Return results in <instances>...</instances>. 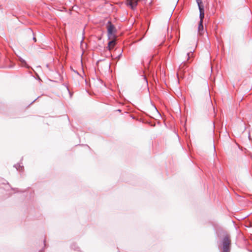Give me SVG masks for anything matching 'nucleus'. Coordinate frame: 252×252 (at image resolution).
<instances>
[{"label": "nucleus", "instance_id": "f257e3e1", "mask_svg": "<svg viewBox=\"0 0 252 252\" xmlns=\"http://www.w3.org/2000/svg\"><path fill=\"white\" fill-rule=\"evenodd\" d=\"M231 240L230 235L226 231H221V252H230Z\"/></svg>", "mask_w": 252, "mask_h": 252}, {"label": "nucleus", "instance_id": "f03ea898", "mask_svg": "<svg viewBox=\"0 0 252 252\" xmlns=\"http://www.w3.org/2000/svg\"><path fill=\"white\" fill-rule=\"evenodd\" d=\"M205 91L206 94V109L210 114H213L215 115V108L213 106L211 96L210 94V90L208 84H206L204 86Z\"/></svg>", "mask_w": 252, "mask_h": 252}, {"label": "nucleus", "instance_id": "7ed1b4c3", "mask_svg": "<svg viewBox=\"0 0 252 252\" xmlns=\"http://www.w3.org/2000/svg\"><path fill=\"white\" fill-rule=\"evenodd\" d=\"M107 27L108 39L116 38L115 32L116 30L114 25H113L110 21H108Z\"/></svg>", "mask_w": 252, "mask_h": 252}, {"label": "nucleus", "instance_id": "20e7f679", "mask_svg": "<svg viewBox=\"0 0 252 252\" xmlns=\"http://www.w3.org/2000/svg\"><path fill=\"white\" fill-rule=\"evenodd\" d=\"M112 39L108 43V46L107 47V49L108 50V53L107 54V57H109L112 56V55L110 53V51L112 49V48L116 45V40L115 38H112Z\"/></svg>", "mask_w": 252, "mask_h": 252}, {"label": "nucleus", "instance_id": "39448f33", "mask_svg": "<svg viewBox=\"0 0 252 252\" xmlns=\"http://www.w3.org/2000/svg\"><path fill=\"white\" fill-rule=\"evenodd\" d=\"M127 4L131 7L132 9H134L137 4L139 0H126Z\"/></svg>", "mask_w": 252, "mask_h": 252}, {"label": "nucleus", "instance_id": "423d86ee", "mask_svg": "<svg viewBox=\"0 0 252 252\" xmlns=\"http://www.w3.org/2000/svg\"><path fill=\"white\" fill-rule=\"evenodd\" d=\"M199 10V18L200 21L203 22V19L204 17V8L203 7L198 8Z\"/></svg>", "mask_w": 252, "mask_h": 252}, {"label": "nucleus", "instance_id": "0eeeda50", "mask_svg": "<svg viewBox=\"0 0 252 252\" xmlns=\"http://www.w3.org/2000/svg\"><path fill=\"white\" fill-rule=\"evenodd\" d=\"M19 61L21 62V65L22 66H24V67H25L27 68L30 67V66L27 63L26 61L25 60H24L23 59H22L21 57L19 58Z\"/></svg>", "mask_w": 252, "mask_h": 252}, {"label": "nucleus", "instance_id": "6e6552de", "mask_svg": "<svg viewBox=\"0 0 252 252\" xmlns=\"http://www.w3.org/2000/svg\"><path fill=\"white\" fill-rule=\"evenodd\" d=\"M203 31V22L200 21L198 27V31L200 34H202V32Z\"/></svg>", "mask_w": 252, "mask_h": 252}, {"label": "nucleus", "instance_id": "1a4fd4ad", "mask_svg": "<svg viewBox=\"0 0 252 252\" xmlns=\"http://www.w3.org/2000/svg\"><path fill=\"white\" fill-rule=\"evenodd\" d=\"M27 34H28L29 35L32 34L33 35V38H32L33 40L35 42H36V39L34 36V32L31 29H29L27 30Z\"/></svg>", "mask_w": 252, "mask_h": 252}, {"label": "nucleus", "instance_id": "9d476101", "mask_svg": "<svg viewBox=\"0 0 252 252\" xmlns=\"http://www.w3.org/2000/svg\"><path fill=\"white\" fill-rule=\"evenodd\" d=\"M198 8L203 7L204 5L201 0H196Z\"/></svg>", "mask_w": 252, "mask_h": 252}, {"label": "nucleus", "instance_id": "9b49d317", "mask_svg": "<svg viewBox=\"0 0 252 252\" xmlns=\"http://www.w3.org/2000/svg\"><path fill=\"white\" fill-rule=\"evenodd\" d=\"M14 167L16 168V169L17 170H20L19 169L20 168H21L22 169L23 168V166H21L20 164H17L16 165H15Z\"/></svg>", "mask_w": 252, "mask_h": 252}, {"label": "nucleus", "instance_id": "f8f14e48", "mask_svg": "<svg viewBox=\"0 0 252 252\" xmlns=\"http://www.w3.org/2000/svg\"><path fill=\"white\" fill-rule=\"evenodd\" d=\"M191 53V52L190 51L189 53H188L187 54V56H188V58H187V60H189L190 58V53Z\"/></svg>", "mask_w": 252, "mask_h": 252}, {"label": "nucleus", "instance_id": "ddd939ff", "mask_svg": "<svg viewBox=\"0 0 252 252\" xmlns=\"http://www.w3.org/2000/svg\"><path fill=\"white\" fill-rule=\"evenodd\" d=\"M144 79L145 80V82H146V84H148V81H147L146 78L145 77H144Z\"/></svg>", "mask_w": 252, "mask_h": 252}, {"label": "nucleus", "instance_id": "4468645a", "mask_svg": "<svg viewBox=\"0 0 252 252\" xmlns=\"http://www.w3.org/2000/svg\"><path fill=\"white\" fill-rule=\"evenodd\" d=\"M213 147L214 148V149L215 150V146L214 143L213 144Z\"/></svg>", "mask_w": 252, "mask_h": 252}, {"label": "nucleus", "instance_id": "2eb2a0df", "mask_svg": "<svg viewBox=\"0 0 252 252\" xmlns=\"http://www.w3.org/2000/svg\"><path fill=\"white\" fill-rule=\"evenodd\" d=\"M14 190H16V191H18V189H13Z\"/></svg>", "mask_w": 252, "mask_h": 252}, {"label": "nucleus", "instance_id": "dca6fc26", "mask_svg": "<svg viewBox=\"0 0 252 252\" xmlns=\"http://www.w3.org/2000/svg\"><path fill=\"white\" fill-rule=\"evenodd\" d=\"M36 100V99H35L34 100H33V101L31 103V104L33 103Z\"/></svg>", "mask_w": 252, "mask_h": 252}, {"label": "nucleus", "instance_id": "f3484780", "mask_svg": "<svg viewBox=\"0 0 252 252\" xmlns=\"http://www.w3.org/2000/svg\"><path fill=\"white\" fill-rule=\"evenodd\" d=\"M121 56H122V53H121V54H120V55H119L118 57H119V58H120Z\"/></svg>", "mask_w": 252, "mask_h": 252}, {"label": "nucleus", "instance_id": "a211bd4d", "mask_svg": "<svg viewBox=\"0 0 252 252\" xmlns=\"http://www.w3.org/2000/svg\"><path fill=\"white\" fill-rule=\"evenodd\" d=\"M71 248L72 249H74L73 247V245L71 246Z\"/></svg>", "mask_w": 252, "mask_h": 252}]
</instances>
